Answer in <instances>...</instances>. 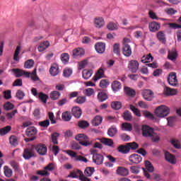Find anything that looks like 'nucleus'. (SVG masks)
I'll return each instance as SVG.
<instances>
[{"instance_id": "1", "label": "nucleus", "mask_w": 181, "mask_h": 181, "mask_svg": "<svg viewBox=\"0 0 181 181\" xmlns=\"http://www.w3.org/2000/svg\"><path fill=\"white\" fill-rule=\"evenodd\" d=\"M75 139L79 141V144L76 142H73L71 144V149H74V151H78V149H81V146L80 145H82V146H90L93 145V141H91L90 138L84 134L76 135Z\"/></svg>"}, {"instance_id": "2", "label": "nucleus", "mask_w": 181, "mask_h": 181, "mask_svg": "<svg viewBox=\"0 0 181 181\" xmlns=\"http://www.w3.org/2000/svg\"><path fill=\"white\" fill-rule=\"evenodd\" d=\"M11 71L14 73L16 77L19 78L22 77V76H25V77H31V80L33 81H39V77H37V69H35L32 73L30 72H26L22 69H11Z\"/></svg>"}, {"instance_id": "3", "label": "nucleus", "mask_w": 181, "mask_h": 181, "mask_svg": "<svg viewBox=\"0 0 181 181\" xmlns=\"http://www.w3.org/2000/svg\"><path fill=\"white\" fill-rule=\"evenodd\" d=\"M154 112L158 118H165L170 113V109L166 105H161L156 107Z\"/></svg>"}, {"instance_id": "4", "label": "nucleus", "mask_w": 181, "mask_h": 181, "mask_svg": "<svg viewBox=\"0 0 181 181\" xmlns=\"http://www.w3.org/2000/svg\"><path fill=\"white\" fill-rule=\"evenodd\" d=\"M23 158H24L25 160H29V159H32V158H36L35 147L32 146L24 148L23 152Z\"/></svg>"}, {"instance_id": "5", "label": "nucleus", "mask_w": 181, "mask_h": 181, "mask_svg": "<svg viewBox=\"0 0 181 181\" xmlns=\"http://www.w3.org/2000/svg\"><path fill=\"white\" fill-rule=\"evenodd\" d=\"M35 149L37 153L41 156H45L47 153V146H46V144H39L35 146Z\"/></svg>"}, {"instance_id": "6", "label": "nucleus", "mask_w": 181, "mask_h": 181, "mask_svg": "<svg viewBox=\"0 0 181 181\" xmlns=\"http://www.w3.org/2000/svg\"><path fill=\"white\" fill-rule=\"evenodd\" d=\"M145 166H146V169L143 168L144 170V176L147 178V179H151V175H149V173L148 172H153L154 168H153V165H152V163H151V161L149 160H146L145 161Z\"/></svg>"}, {"instance_id": "7", "label": "nucleus", "mask_w": 181, "mask_h": 181, "mask_svg": "<svg viewBox=\"0 0 181 181\" xmlns=\"http://www.w3.org/2000/svg\"><path fill=\"white\" fill-rule=\"evenodd\" d=\"M69 156H71L72 158H75V160L80 161V162H84L85 163H87L88 162V160L84 156H78L77 155V153L73 151H68L66 152Z\"/></svg>"}, {"instance_id": "8", "label": "nucleus", "mask_w": 181, "mask_h": 181, "mask_svg": "<svg viewBox=\"0 0 181 181\" xmlns=\"http://www.w3.org/2000/svg\"><path fill=\"white\" fill-rule=\"evenodd\" d=\"M141 131H142V135L145 138H150L152 136V134L153 132V129H152V127H150L146 124L142 125Z\"/></svg>"}, {"instance_id": "9", "label": "nucleus", "mask_w": 181, "mask_h": 181, "mask_svg": "<svg viewBox=\"0 0 181 181\" xmlns=\"http://www.w3.org/2000/svg\"><path fill=\"white\" fill-rule=\"evenodd\" d=\"M128 69L131 73H136L139 69V63L136 60H132L129 63Z\"/></svg>"}, {"instance_id": "10", "label": "nucleus", "mask_w": 181, "mask_h": 181, "mask_svg": "<svg viewBox=\"0 0 181 181\" xmlns=\"http://www.w3.org/2000/svg\"><path fill=\"white\" fill-rule=\"evenodd\" d=\"M168 84H170V86H173V87H176V86H177V76H176V73H170L168 77Z\"/></svg>"}, {"instance_id": "11", "label": "nucleus", "mask_w": 181, "mask_h": 181, "mask_svg": "<svg viewBox=\"0 0 181 181\" xmlns=\"http://www.w3.org/2000/svg\"><path fill=\"white\" fill-rule=\"evenodd\" d=\"M129 160L132 165H138L142 162V156L139 154H132L129 157Z\"/></svg>"}, {"instance_id": "12", "label": "nucleus", "mask_w": 181, "mask_h": 181, "mask_svg": "<svg viewBox=\"0 0 181 181\" xmlns=\"http://www.w3.org/2000/svg\"><path fill=\"white\" fill-rule=\"evenodd\" d=\"M141 94L146 101H152L153 100V92L149 89L143 90Z\"/></svg>"}, {"instance_id": "13", "label": "nucleus", "mask_w": 181, "mask_h": 181, "mask_svg": "<svg viewBox=\"0 0 181 181\" xmlns=\"http://www.w3.org/2000/svg\"><path fill=\"white\" fill-rule=\"evenodd\" d=\"M122 54H124V56H125L126 57H131V55L132 54V49L131 48L130 45H123Z\"/></svg>"}, {"instance_id": "14", "label": "nucleus", "mask_w": 181, "mask_h": 181, "mask_svg": "<svg viewBox=\"0 0 181 181\" xmlns=\"http://www.w3.org/2000/svg\"><path fill=\"white\" fill-rule=\"evenodd\" d=\"M148 29L150 32H158L160 29V24L156 21H153L148 24Z\"/></svg>"}, {"instance_id": "15", "label": "nucleus", "mask_w": 181, "mask_h": 181, "mask_svg": "<svg viewBox=\"0 0 181 181\" xmlns=\"http://www.w3.org/2000/svg\"><path fill=\"white\" fill-rule=\"evenodd\" d=\"M104 69L100 68L95 73V76L93 78V81H98V80H100V78H104Z\"/></svg>"}, {"instance_id": "16", "label": "nucleus", "mask_w": 181, "mask_h": 181, "mask_svg": "<svg viewBox=\"0 0 181 181\" xmlns=\"http://www.w3.org/2000/svg\"><path fill=\"white\" fill-rule=\"evenodd\" d=\"M95 49L97 53L103 54V53H104V52H105V43L101 42H97L95 45Z\"/></svg>"}, {"instance_id": "17", "label": "nucleus", "mask_w": 181, "mask_h": 181, "mask_svg": "<svg viewBox=\"0 0 181 181\" xmlns=\"http://www.w3.org/2000/svg\"><path fill=\"white\" fill-rule=\"evenodd\" d=\"M85 53H86V51H84V49L76 48L73 50L72 56L74 58L81 57L82 56H84Z\"/></svg>"}, {"instance_id": "18", "label": "nucleus", "mask_w": 181, "mask_h": 181, "mask_svg": "<svg viewBox=\"0 0 181 181\" xmlns=\"http://www.w3.org/2000/svg\"><path fill=\"white\" fill-rule=\"evenodd\" d=\"M165 158L167 162H170L172 165H175L176 163V158L168 151L165 152Z\"/></svg>"}, {"instance_id": "19", "label": "nucleus", "mask_w": 181, "mask_h": 181, "mask_svg": "<svg viewBox=\"0 0 181 181\" xmlns=\"http://www.w3.org/2000/svg\"><path fill=\"white\" fill-rule=\"evenodd\" d=\"M93 161L96 165H103V162L104 161V156L101 154H95L93 156Z\"/></svg>"}, {"instance_id": "20", "label": "nucleus", "mask_w": 181, "mask_h": 181, "mask_svg": "<svg viewBox=\"0 0 181 181\" xmlns=\"http://www.w3.org/2000/svg\"><path fill=\"white\" fill-rule=\"evenodd\" d=\"M83 114V111H81V108L78 106H75L72 108V115L75 117V118H80Z\"/></svg>"}, {"instance_id": "21", "label": "nucleus", "mask_w": 181, "mask_h": 181, "mask_svg": "<svg viewBox=\"0 0 181 181\" xmlns=\"http://www.w3.org/2000/svg\"><path fill=\"white\" fill-rule=\"evenodd\" d=\"M59 65L57 64H53L49 69V74L51 76H56L57 74H59Z\"/></svg>"}, {"instance_id": "22", "label": "nucleus", "mask_w": 181, "mask_h": 181, "mask_svg": "<svg viewBox=\"0 0 181 181\" xmlns=\"http://www.w3.org/2000/svg\"><path fill=\"white\" fill-rule=\"evenodd\" d=\"M168 59L173 62H175V60L177 59V51H176V49H173L171 51H168Z\"/></svg>"}, {"instance_id": "23", "label": "nucleus", "mask_w": 181, "mask_h": 181, "mask_svg": "<svg viewBox=\"0 0 181 181\" xmlns=\"http://www.w3.org/2000/svg\"><path fill=\"white\" fill-rule=\"evenodd\" d=\"M93 71L92 69H83L82 71V77L84 80H88L93 76Z\"/></svg>"}, {"instance_id": "24", "label": "nucleus", "mask_w": 181, "mask_h": 181, "mask_svg": "<svg viewBox=\"0 0 181 181\" xmlns=\"http://www.w3.org/2000/svg\"><path fill=\"white\" fill-rule=\"evenodd\" d=\"M117 173V175H120V176H128L129 175V170L124 167H118Z\"/></svg>"}, {"instance_id": "25", "label": "nucleus", "mask_w": 181, "mask_h": 181, "mask_svg": "<svg viewBox=\"0 0 181 181\" xmlns=\"http://www.w3.org/2000/svg\"><path fill=\"white\" fill-rule=\"evenodd\" d=\"M117 151L120 153H129L130 148L128 147L127 144L126 145H120L117 147Z\"/></svg>"}, {"instance_id": "26", "label": "nucleus", "mask_w": 181, "mask_h": 181, "mask_svg": "<svg viewBox=\"0 0 181 181\" xmlns=\"http://www.w3.org/2000/svg\"><path fill=\"white\" fill-rule=\"evenodd\" d=\"M25 134L27 136H35L37 134V129L34 127H29L26 129Z\"/></svg>"}, {"instance_id": "27", "label": "nucleus", "mask_w": 181, "mask_h": 181, "mask_svg": "<svg viewBox=\"0 0 181 181\" xmlns=\"http://www.w3.org/2000/svg\"><path fill=\"white\" fill-rule=\"evenodd\" d=\"M124 91L128 97H135V95H136L135 90L129 87H124Z\"/></svg>"}, {"instance_id": "28", "label": "nucleus", "mask_w": 181, "mask_h": 181, "mask_svg": "<svg viewBox=\"0 0 181 181\" xmlns=\"http://www.w3.org/2000/svg\"><path fill=\"white\" fill-rule=\"evenodd\" d=\"M61 95H62V93H60V92L57 90H53L50 93L49 97L51 100H53V101H55L56 100H59Z\"/></svg>"}, {"instance_id": "29", "label": "nucleus", "mask_w": 181, "mask_h": 181, "mask_svg": "<svg viewBox=\"0 0 181 181\" xmlns=\"http://www.w3.org/2000/svg\"><path fill=\"white\" fill-rule=\"evenodd\" d=\"M11 131H12V127L9 125L6 126L0 129V135L1 136H4V135H6V134H8V132H11Z\"/></svg>"}, {"instance_id": "30", "label": "nucleus", "mask_w": 181, "mask_h": 181, "mask_svg": "<svg viewBox=\"0 0 181 181\" xmlns=\"http://www.w3.org/2000/svg\"><path fill=\"white\" fill-rule=\"evenodd\" d=\"M122 117L124 121L131 122L132 121V113L129 110H126L123 112Z\"/></svg>"}, {"instance_id": "31", "label": "nucleus", "mask_w": 181, "mask_h": 181, "mask_svg": "<svg viewBox=\"0 0 181 181\" xmlns=\"http://www.w3.org/2000/svg\"><path fill=\"white\" fill-rule=\"evenodd\" d=\"M157 38L161 43H166V35L163 31H159L157 33Z\"/></svg>"}, {"instance_id": "32", "label": "nucleus", "mask_w": 181, "mask_h": 181, "mask_svg": "<svg viewBox=\"0 0 181 181\" xmlns=\"http://www.w3.org/2000/svg\"><path fill=\"white\" fill-rule=\"evenodd\" d=\"M49 46H50V42H49V41L42 42L38 47V52H43L44 50H46Z\"/></svg>"}, {"instance_id": "33", "label": "nucleus", "mask_w": 181, "mask_h": 181, "mask_svg": "<svg viewBox=\"0 0 181 181\" xmlns=\"http://www.w3.org/2000/svg\"><path fill=\"white\" fill-rule=\"evenodd\" d=\"M95 24L97 28H103V26L105 24L104 22V18L101 17H98L95 19Z\"/></svg>"}, {"instance_id": "34", "label": "nucleus", "mask_w": 181, "mask_h": 181, "mask_svg": "<svg viewBox=\"0 0 181 181\" xmlns=\"http://www.w3.org/2000/svg\"><path fill=\"white\" fill-rule=\"evenodd\" d=\"M94 168L93 167H88L84 170V176L85 177H90L94 173Z\"/></svg>"}, {"instance_id": "35", "label": "nucleus", "mask_w": 181, "mask_h": 181, "mask_svg": "<svg viewBox=\"0 0 181 181\" xmlns=\"http://www.w3.org/2000/svg\"><path fill=\"white\" fill-rule=\"evenodd\" d=\"M100 142L107 146H112L114 145V141L111 139L103 138L100 139Z\"/></svg>"}, {"instance_id": "36", "label": "nucleus", "mask_w": 181, "mask_h": 181, "mask_svg": "<svg viewBox=\"0 0 181 181\" xmlns=\"http://www.w3.org/2000/svg\"><path fill=\"white\" fill-rule=\"evenodd\" d=\"M103 122V117L100 116H96L94 117V119L92 120V125L94 127H98Z\"/></svg>"}, {"instance_id": "37", "label": "nucleus", "mask_w": 181, "mask_h": 181, "mask_svg": "<svg viewBox=\"0 0 181 181\" xmlns=\"http://www.w3.org/2000/svg\"><path fill=\"white\" fill-rule=\"evenodd\" d=\"M98 99L100 103H103L108 99V95L105 92H99L98 94Z\"/></svg>"}, {"instance_id": "38", "label": "nucleus", "mask_w": 181, "mask_h": 181, "mask_svg": "<svg viewBox=\"0 0 181 181\" xmlns=\"http://www.w3.org/2000/svg\"><path fill=\"white\" fill-rule=\"evenodd\" d=\"M63 121L69 122L71 120V113L69 111L64 112L62 115Z\"/></svg>"}, {"instance_id": "39", "label": "nucleus", "mask_w": 181, "mask_h": 181, "mask_svg": "<svg viewBox=\"0 0 181 181\" xmlns=\"http://www.w3.org/2000/svg\"><path fill=\"white\" fill-rule=\"evenodd\" d=\"M61 60L64 64H67L69 63V60H70V55H69V53H62L61 54Z\"/></svg>"}, {"instance_id": "40", "label": "nucleus", "mask_w": 181, "mask_h": 181, "mask_svg": "<svg viewBox=\"0 0 181 181\" xmlns=\"http://www.w3.org/2000/svg\"><path fill=\"white\" fill-rule=\"evenodd\" d=\"M111 107L113 110H121V108L122 107V103L119 101H114L112 102Z\"/></svg>"}, {"instance_id": "41", "label": "nucleus", "mask_w": 181, "mask_h": 181, "mask_svg": "<svg viewBox=\"0 0 181 181\" xmlns=\"http://www.w3.org/2000/svg\"><path fill=\"white\" fill-rule=\"evenodd\" d=\"M121 82L118 81H114L112 83V89L113 91H118L121 88Z\"/></svg>"}, {"instance_id": "42", "label": "nucleus", "mask_w": 181, "mask_h": 181, "mask_svg": "<svg viewBox=\"0 0 181 181\" xmlns=\"http://www.w3.org/2000/svg\"><path fill=\"white\" fill-rule=\"evenodd\" d=\"M164 93L166 95H176V90L170 88L169 87H165L164 89Z\"/></svg>"}, {"instance_id": "43", "label": "nucleus", "mask_w": 181, "mask_h": 181, "mask_svg": "<svg viewBox=\"0 0 181 181\" xmlns=\"http://www.w3.org/2000/svg\"><path fill=\"white\" fill-rule=\"evenodd\" d=\"M60 136V134L57 132H54L51 135V140L54 145H57L59 141H57V138Z\"/></svg>"}, {"instance_id": "44", "label": "nucleus", "mask_w": 181, "mask_h": 181, "mask_svg": "<svg viewBox=\"0 0 181 181\" xmlns=\"http://www.w3.org/2000/svg\"><path fill=\"white\" fill-rule=\"evenodd\" d=\"M122 131H132V124L131 123L124 122L122 124Z\"/></svg>"}, {"instance_id": "45", "label": "nucleus", "mask_w": 181, "mask_h": 181, "mask_svg": "<svg viewBox=\"0 0 181 181\" xmlns=\"http://www.w3.org/2000/svg\"><path fill=\"white\" fill-rule=\"evenodd\" d=\"M117 132H118V131L117 130L116 127H111L107 130V135H109V136H110V138H114V136L117 135Z\"/></svg>"}, {"instance_id": "46", "label": "nucleus", "mask_w": 181, "mask_h": 181, "mask_svg": "<svg viewBox=\"0 0 181 181\" xmlns=\"http://www.w3.org/2000/svg\"><path fill=\"white\" fill-rule=\"evenodd\" d=\"M151 62H153V57L151 54L142 57L141 63H151Z\"/></svg>"}, {"instance_id": "47", "label": "nucleus", "mask_w": 181, "mask_h": 181, "mask_svg": "<svg viewBox=\"0 0 181 181\" xmlns=\"http://www.w3.org/2000/svg\"><path fill=\"white\" fill-rule=\"evenodd\" d=\"M9 142L11 145H12V146H17L18 144H19V142L18 141V137L13 135L10 136Z\"/></svg>"}, {"instance_id": "48", "label": "nucleus", "mask_w": 181, "mask_h": 181, "mask_svg": "<svg viewBox=\"0 0 181 181\" xmlns=\"http://www.w3.org/2000/svg\"><path fill=\"white\" fill-rule=\"evenodd\" d=\"M4 175L6 177H12L13 171L12 169L9 168V167L5 165L4 168Z\"/></svg>"}, {"instance_id": "49", "label": "nucleus", "mask_w": 181, "mask_h": 181, "mask_svg": "<svg viewBox=\"0 0 181 181\" xmlns=\"http://www.w3.org/2000/svg\"><path fill=\"white\" fill-rule=\"evenodd\" d=\"M19 53H21V46H17L14 54H13V60L15 62H19Z\"/></svg>"}, {"instance_id": "50", "label": "nucleus", "mask_w": 181, "mask_h": 181, "mask_svg": "<svg viewBox=\"0 0 181 181\" xmlns=\"http://www.w3.org/2000/svg\"><path fill=\"white\" fill-rule=\"evenodd\" d=\"M130 110L136 117H141V111H139L136 107L134 106L133 105H130Z\"/></svg>"}, {"instance_id": "51", "label": "nucleus", "mask_w": 181, "mask_h": 181, "mask_svg": "<svg viewBox=\"0 0 181 181\" xmlns=\"http://www.w3.org/2000/svg\"><path fill=\"white\" fill-rule=\"evenodd\" d=\"M150 139L152 142H159L160 137L158 133H155V132H153V134H151V136H150Z\"/></svg>"}, {"instance_id": "52", "label": "nucleus", "mask_w": 181, "mask_h": 181, "mask_svg": "<svg viewBox=\"0 0 181 181\" xmlns=\"http://www.w3.org/2000/svg\"><path fill=\"white\" fill-rule=\"evenodd\" d=\"M35 65V61L33 59H28L24 64L25 69H32Z\"/></svg>"}, {"instance_id": "53", "label": "nucleus", "mask_w": 181, "mask_h": 181, "mask_svg": "<svg viewBox=\"0 0 181 181\" xmlns=\"http://www.w3.org/2000/svg\"><path fill=\"white\" fill-rule=\"evenodd\" d=\"M13 108H15V105H13L11 102H7L4 105V109L6 111H11V110H13Z\"/></svg>"}, {"instance_id": "54", "label": "nucleus", "mask_w": 181, "mask_h": 181, "mask_svg": "<svg viewBox=\"0 0 181 181\" xmlns=\"http://www.w3.org/2000/svg\"><path fill=\"white\" fill-rule=\"evenodd\" d=\"M107 28L109 30H117L118 29V25L115 23L110 22L107 24Z\"/></svg>"}, {"instance_id": "55", "label": "nucleus", "mask_w": 181, "mask_h": 181, "mask_svg": "<svg viewBox=\"0 0 181 181\" xmlns=\"http://www.w3.org/2000/svg\"><path fill=\"white\" fill-rule=\"evenodd\" d=\"M78 126L79 127V128L84 129V128H88V127L90 126V124L87 121L81 120L78 122Z\"/></svg>"}, {"instance_id": "56", "label": "nucleus", "mask_w": 181, "mask_h": 181, "mask_svg": "<svg viewBox=\"0 0 181 181\" xmlns=\"http://www.w3.org/2000/svg\"><path fill=\"white\" fill-rule=\"evenodd\" d=\"M113 53L117 54V56H121V51H119V45L118 43H115L113 45Z\"/></svg>"}, {"instance_id": "57", "label": "nucleus", "mask_w": 181, "mask_h": 181, "mask_svg": "<svg viewBox=\"0 0 181 181\" xmlns=\"http://www.w3.org/2000/svg\"><path fill=\"white\" fill-rule=\"evenodd\" d=\"M18 113V110H14L10 112H8L6 114V117L7 118V119H8L9 121H11V119H12V118H13V117H15V115Z\"/></svg>"}, {"instance_id": "58", "label": "nucleus", "mask_w": 181, "mask_h": 181, "mask_svg": "<svg viewBox=\"0 0 181 181\" xmlns=\"http://www.w3.org/2000/svg\"><path fill=\"white\" fill-rule=\"evenodd\" d=\"M38 124L40 125V127H42V128H47V127L50 125V120L46 119L44 121L39 122Z\"/></svg>"}, {"instance_id": "59", "label": "nucleus", "mask_w": 181, "mask_h": 181, "mask_svg": "<svg viewBox=\"0 0 181 181\" xmlns=\"http://www.w3.org/2000/svg\"><path fill=\"white\" fill-rule=\"evenodd\" d=\"M39 98L44 103V104H46L47 103V98H49V96L42 92L39 93Z\"/></svg>"}, {"instance_id": "60", "label": "nucleus", "mask_w": 181, "mask_h": 181, "mask_svg": "<svg viewBox=\"0 0 181 181\" xmlns=\"http://www.w3.org/2000/svg\"><path fill=\"white\" fill-rule=\"evenodd\" d=\"M127 146L128 148H129V149H132V150H135V149H138V148L139 147V145L135 142L133 141L132 143H127Z\"/></svg>"}, {"instance_id": "61", "label": "nucleus", "mask_w": 181, "mask_h": 181, "mask_svg": "<svg viewBox=\"0 0 181 181\" xmlns=\"http://www.w3.org/2000/svg\"><path fill=\"white\" fill-rule=\"evenodd\" d=\"M99 86L100 87H101V88H107V87L110 86V82H108V81L106 79H102L100 82Z\"/></svg>"}, {"instance_id": "62", "label": "nucleus", "mask_w": 181, "mask_h": 181, "mask_svg": "<svg viewBox=\"0 0 181 181\" xmlns=\"http://www.w3.org/2000/svg\"><path fill=\"white\" fill-rule=\"evenodd\" d=\"M16 98L18 100H23V97H25V93L21 90H18L16 94Z\"/></svg>"}, {"instance_id": "63", "label": "nucleus", "mask_w": 181, "mask_h": 181, "mask_svg": "<svg viewBox=\"0 0 181 181\" xmlns=\"http://www.w3.org/2000/svg\"><path fill=\"white\" fill-rule=\"evenodd\" d=\"M39 176H49L50 173L44 168V170H39L36 173Z\"/></svg>"}, {"instance_id": "64", "label": "nucleus", "mask_w": 181, "mask_h": 181, "mask_svg": "<svg viewBox=\"0 0 181 181\" xmlns=\"http://www.w3.org/2000/svg\"><path fill=\"white\" fill-rule=\"evenodd\" d=\"M86 100L85 96H79L74 100V103H76V104H84Z\"/></svg>"}]
</instances>
